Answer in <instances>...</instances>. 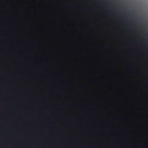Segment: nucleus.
<instances>
[{
	"mask_svg": "<svg viewBox=\"0 0 148 148\" xmlns=\"http://www.w3.org/2000/svg\"><path fill=\"white\" fill-rule=\"evenodd\" d=\"M93 33H95V32H94Z\"/></svg>",
	"mask_w": 148,
	"mask_h": 148,
	"instance_id": "obj_1",
	"label": "nucleus"
}]
</instances>
